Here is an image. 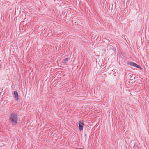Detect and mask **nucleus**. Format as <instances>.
Segmentation results:
<instances>
[{
    "label": "nucleus",
    "mask_w": 149,
    "mask_h": 149,
    "mask_svg": "<svg viewBox=\"0 0 149 149\" xmlns=\"http://www.w3.org/2000/svg\"><path fill=\"white\" fill-rule=\"evenodd\" d=\"M9 120L12 125H15L17 122V116L16 114L12 113L10 115Z\"/></svg>",
    "instance_id": "obj_1"
},
{
    "label": "nucleus",
    "mask_w": 149,
    "mask_h": 149,
    "mask_svg": "<svg viewBox=\"0 0 149 149\" xmlns=\"http://www.w3.org/2000/svg\"><path fill=\"white\" fill-rule=\"evenodd\" d=\"M79 128L80 131H81L82 130L83 128L84 123L83 121H79L78 123Z\"/></svg>",
    "instance_id": "obj_2"
},
{
    "label": "nucleus",
    "mask_w": 149,
    "mask_h": 149,
    "mask_svg": "<svg viewBox=\"0 0 149 149\" xmlns=\"http://www.w3.org/2000/svg\"><path fill=\"white\" fill-rule=\"evenodd\" d=\"M14 97L16 101L18 100V93L16 91H14L13 93Z\"/></svg>",
    "instance_id": "obj_3"
},
{
    "label": "nucleus",
    "mask_w": 149,
    "mask_h": 149,
    "mask_svg": "<svg viewBox=\"0 0 149 149\" xmlns=\"http://www.w3.org/2000/svg\"><path fill=\"white\" fill-rule=\"evenodd\" d=\"M127 64L128 65H130L131 66H133L135 67H136V64L133 62H128L127 63Z\"/></svg>",
    "instance_id": "obj_4"
},
{
    "label": "nucleus",
    "mask_w": 149,
    "mask_h": 149,
    "mask_svg": "<svg viewBox=\"0 0 149 149\" xmlns=\"http://www.w3.org/2000/svg\"><path fill=\"white\" fill-rule=\"evenodd\" d=\"M68 60V58H66L64 60L63 63H66V62Z\"/></svg>",
    "instance_id": "obj_5"
},
{
    "label": "nucleus",
    "mask_w": 149,
    "mask_h": 149,
    "mask_svg": "<svg viewBox=\"0 0 149 149\" xmlns=\"http://www.w3.org/2000/svg\"><path fill=\"white\" fill-rule=\"evenodd\" d=\"M135 66H136V67H137L141 70L142 69V68L141 67H140V66L138 65H137V64H136V65Z\"/></svg>",
    "instance_id": "obj_6"
},
{
    "label": "nucleus",
    "mask_w": 149,
    "mask_h": 149,
    "mask_svg": "<svg viewBox=\"0 0 149 149\" xmlns=\"http://www.w3.org/2000/svg\"><path fill=\"white\" fill-rule=\"evenodd\" d=\"M132 77H133V76H132L131 77V78H132Z\"/></svg>",
    "instance_id": "obj_7"
}]
</instances>
